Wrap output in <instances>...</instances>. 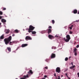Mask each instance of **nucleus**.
I'll use <instances>...</instances> for the list:
<instances>
[{
    "instance_id": "34",
    "label": "nucleus",
    "mask_w": 79,
    "mask_h": 79,
    "mask_svg": "<svg viewBox=\"0 0 79 79\" xmlns=\"http://www.w3.org/2000/svg\"><path fill=\"white\" fill-rule=\"evenodd\" d=\"M44 77H45V78L47 77V75H44Z\"/></svg>"
},
{
    "instance_id": "46",
    "label": "nucleus",
    "mask_w": 79,
    "mask_h": 79,
    "mask_svg": "<svg viewBox=\"0 0 79 79\" xmlns=\"http://www.w3.org/2000/svg\"><path fill=\"white\" fill-rule=\"evenodd\" d=\"M53 47H52V49H53Z\"/></svg>"
},
{
    "instance_id": "21",
    "label": "nucleus",
    "mask_w": 79,
    "mask_h": 79,
    "mask_svg": "<svg viewBox=\"0 0 79 79\" xmlns=\"http://www.w3.org/2000/svg\"><path fill=\"white\" fill-rule=\"evenodd\" d=\"M76 51H77V49H76V48H75L73 51V52H77Z\"/></svg>"
},
{
    "instance_id": "26",
    "label": "nucleus",
    "mask_w": 79,
    "mask_h": 79,
    "mask_svg": "<svg viewBox=\"0 0 79 79\" xmlns=\"http://www.w3.org/2000/svg\"><path fill=\"white\" fill-rule=\"evenodd\" d=\"M69 34H73V32H72L71 31H70L69 32Z\"/></svg>"
},
{
    "instance_id": "15",
    "label": "nucleus",
    "mask_w": 79,
    "mask_h": 79,
    "mask_svg": "<svg viewBox=\"0 0 79 79\" xmlns=\"http://www.w3.org/2000/svg\"><path fill=\"white\" fill-rule=\"evenodd\" d=\"M75 65H74L70 67L69 68V69H73V68H75Z\"/></svg>"
},
{
    "instance_id": "28",
    "label": "nucleus",
    "mask_w": 79,
    "mask_h": 79,
    "mask_svg": "<svg viewBox=\"0 0 79 79\" xmlns=\"http://www.w3.org/2000/svg\"><path fill=\"white\" fill-rule=\"evenodd\" d=\"M79 44L77 45L76 46V48H79Z\"/></svg>"
},
{
    "instance_id": "24",
    "label": "nucleus",
    "mask_w": 79,
    "mask_h": 79,
    "mask_svg": "<svg viewBox=\"0 0 79 79\" xmlns=\"http://www.w3.org/2000/svg\"><path fill=\"white\" fill-rule=\"evenodd\" d=\"M65 61H67V60H68V58L67 57H66L65 58Z\"/></svg>"
},
{
    "instance_id": "22",
    "label": "nucleus",
    "mask_w": 79,
    "mask_h": 79,
    "mask_svg": "<svg viewBox=\"0 0 79 79\" xmlns=\"http://www.w3.org/2000/svg\"><path fill=\"white\" fill-rule=\"evenodd\" d=\"M45 61L46 62H48V61H49V60L47 59H46L45 60Z\"/></svg>"
},
{
    "instance_id": "25",
    "label": "nucleus",
    "mask_w": 79,
    "mask_h": 79,
    "mask_svg": "<svg viewBox=\"0 0 79 79\" xmlns=\"http://www.w3.org/2000/svg\"><path fill=\"white\" fill-rule=\"evenodd\" d=\"M48 28H49V29H52V27L51 26H49Z\"/></svg>"
},
{
    "instance_id": "29",
    "label": "nucleus",
    "mask_w": 79,
    "mask_h": 79,
    "mask_svg": "<svg viewBox=\"0 0 79 79\" xmlns=\"http://www.w3.org/2000/svg\"><path fill=\"white\" fill-rule=\"evenodd\" d=\"M45 69H48V67L47 66L46 67H44Z\"/></svg>"
},
{
    "instance_id": "51",
    "label": "nucleus",
    "mask_w": 79,
    "mask_h": 79,
    "mask_svg": "<svg viewBox=\"0 0 79 79\" xmlns=\"http://www.w3.org/2000/svg\"><path fill=\"white\" fill-rule=\"evenodd\" d=\"M61 77H63V75H61Z\"/></svg>"
},
{
    "instance_id": "7",
    "label": "nucleus",
    "mask_w": 79,
    "mask_h": 79,
    "mask_svg": "<svg viewBox=\"0 0 79 79\" xmlns=\"http://www.w3.org/2000/svg\"><path fill=\"white\" fill-rule=\"evenodd\" d=\"M23 77L21 78L20 79H26V77H29V75L27 74L26 76L24 75Z\"/></svg>"
},
{
    "instance_id": "38",
    "label": "nucleus",
    "mask_w": 79,
    "mask_h": 79,
    "mask_svg": "<svg viewBox=\"0 0 79 79\" xmlns=\"http://www.w3.org/2000/svg\"><path fill=\"white\" fill-rule=\"evenodd\" d=\"M54 76H56V73H54Z\"/></svg>"
},
{
    "instance_id": "32",
    "label": "nucleus",
    "mask_w": 79,
    "mask_h": 79,
    "mask_svg": "<svg viewBox=\"0 0 79 79\" xmlns=\"http://www.w3.org/2000/svg\"><path fill=\"white\" fill-rule=\"evenodd\" d=\"M58 78L57 79H61V78H60V76H58Z\"/></svg>"
},
{
    "instance_id": "43",
    "label": "nucleus",
    "mask_w": 79,
    "mask_h": 79,
    "mask_svg": "<svg viewBox=\"0 0 79 79\" xmlns=\"http://www.w3.org/2000/svg\"><path fill=\"white\" fill-rule=\"evenodd\" d=\"M42 79H45V78L44 77L42 78Z\"/></svg>"
},
{
    "instance_id": "10",
    "label": "nucleus",
    "mask_w": 79,
    "mask_h": 79,
    "mask_svg": "<svg viewBox=\"0 0 79 79\" xmlns=\"http://www.w3.org/2000/svg\"><path fill=\"white\" fill-rule=\"evenodd\" d=\"M5 34H9L10 32V30H5Z\"/></svg>"
},
{
    "instance_id": "42",
    "label": "nucleus",
    "mask_w": 79,
    "mask_h": 79,
    "mask_svg": "<svg viewBox=\"0 0 79 79\" xmlns=\"http://www.w3.org/2000/svg\"><path fill=\"white\" fill-rule=\"evenodd\" d=\"M73 25H72L71 26V27H72L73 28Z\"/></svg>"
},
{
    "instance_id": "11",
    "label": "nucleus",
    "mask_w": 79,
    "mask_h": 79,
    "mask_svg": "<svg viewBox=\"0 0 79 79\" xmlns=\"http://www.w3.org/2000/svg\"><path fill=\"white\" fill-rule=\"evenodd\" d=\"M48 37L50 39H52L53 38V36L51 35H49Z\"/></svg>"
},
{
    "instance_id": "19",
    "label": "nucleus",
    "mask_w": 79,
    "mask_h": 79,
    "mask_svg": "<svg viewBox=\"0 0 79 79\" xmlns=\"http://www.w3.org/2000/svg\"><path fill=\"white\" fill-rule=\"evenodd\" d=\"M14 32H16V33H18L19 32V31L18 30H15Z\"/></svg>"
},
{
    "instance_id": "49",
    "label": "nucleus",
    "mask_w": 79,
    "mask_h": 79,
    "mask_svg": "<svg viewBox=\"0 0 79 79\" xmlns=\"http://www.w3.org/2000/svg\"><path fill=\"white\" fill-rule=\"evenodd\" d=\"M6 51H7V49H6Z\"/></svg>"
},
{
    "instance_id": "40",
    "label": "nucleus",
    "mask_w": 79,
    "mask_h": 79,
    "mask_svg": "<svg viewBox=\"0 0 79 79\" xmlns=\"http://www.w3.org/2000/svg\"><path fill=\"white\" fill-rule=\"evenodd\" d=\"M14 36H15V34H13L12 35V37H14Z\"/></svg>"
},
{
    "instance_id": "13",
    "label": "nucleus",
    "mask_w": 79,
    "mask_h": 79,
    "mask_svg": "<svg viewBox=\"0 0 79 79\" xmlns=\"http://www.w3.org/2000/svg\"><path fill=\"white\" fill-rule=\"evenodd\" d=\"M4 35H5L4 34H2V35H1L0 37V39L1 40L2 39H4Z\"/></svg>"
},
{
    "instance_id": "50",
    "label": "nucleus",
    "mask_w": 79,
    "mask_h": 79,
    "mask_svg": "<svg viewBox=\"0 0 79 79\" xmlns=\"http://www.w3.org/2000/svg\"><path fill=\"white\" fill-rule=\"evenodd\" d=\"M71 79V78H70L69 77V79Z\"/></svg>"
},
{
    "instance_id": "1",
    "label": "nucleus",
    "mask_w": 79,
    "mask_h": 79,
    "mask_svg": "<svg viewBox=\"0 0 79 79\" xmlns=\"http://www.w3.org/2000/svg\"><path fill=\"white\" fill-rule=\"evenodd\" d=\"M11 39H12V37L11 36H9L8 38H5L4 39V41L5 44H6V45H8V44H9V42H10L9 45H13V44L15 43V41H10L11 40Z\"/></svg>"
},
{
    "instance_id": "37",
    "label": "nucleus",
    "mask_w": 79,
    "mask_h": 79,
    "mask_svg": "<svg viewBox=\"0 0 79 79\" xmlns=\"http://www.w3.org/2000/svg\"><path fill=\"white\" fill-rule=\"evenodd\" d=\"M2 18V16H0V19H1Z\"/></svg>"
},
{
    "instance_id": "45",
    "label": "nucleus",
    "mask_w": 79,
    "mask_h": 79,
    "mask_svg": "<svg viewBox=\"0 0 79 79\" xmlns=\"http://www.w3.org/2000/svg\"><path fill=\"white\" fill-rule=\"evenodd\" d=\"M77 14H79V10L78 11V12L77 13Z\"/></svg>"
},
{
    "instance_id": "47",
    "label": "nucleus",
    "mask_w": 79,
    "mask_h": 79,
    "mask_svg": "<svg viewBox=\"0 0 79 79\" xmlns=\"http://www.w3.org/2000/svg\"><path fill=\"white\" fill-rule=\"evenodd\" d=\"M73 71H74V70H75V69H73Z\"/></svg>"
},
{
    "instance_id": "16",
    "label": "nucleus",
    "mask_w": 79,
    "mask_h": 79,
    "mask_svg": "<svg viewBox=\"0 0 79 79\" xmlns=\"http://www.w3.org/2000/svg\"><path fill=\"white\" fill-rule=\"evenodd\" d=\"M2 21V23H6V20L4 19H2L1 20Z\"/></svg>"
},
{
    "instance_id": "27",
    "label": "nucleus",
    "mask_w": 79,
    "mask_h": 79,
    "mask_svg": "<svg viewBox=\"0 0 79 79\" xmlns=\"http://www.w3.org/2000/svg\"><path fill=\"white\" fill-rule=\"evenodd\" d=\"M74 55H75V56H77V53H76V52H74Z\"/></svg>"
},
{
    "instance_id": "2",
    "label": "nucleus",
    "mask_w": 79,
    "mask_h": 79,
    "mask_svg": "<svg viewBox=\"0 0 79 79\" xmlns=\"http://www.w3.org/2000/svg\"><path fill=\"white\" fill-rule=\"evenodd\" d=\"M66 38H64V40H65V41L66 42H69V40L71 39L70 36L69 35H67L66 36Z\"/></svg>"
},
{
    "instance_id": "3",
    "label": "nucleus",
    "mask_w": 79,
    "mask_h": 79,
    "mask_svg": "<svg viewBox=\"0 0 79 79\" xmlns=\"http://www.w3.org/2000/svg\"><path fill=\"white\" fill-rule=\"evenodd\" d=\"M35 29V27H34L32 25H30L29 26V27L28 28V32H29V33H30V32H32V31H33Z\"/></svg>"
},
{
    "instance_id": "9",
    "label": "nucleus",
    "mask_w": 79,
    "mask_h": 79,
    "mask_svg": "<svg viewBox=\"0 0 79 79\" xmlns=\"http://www.w3.org/2000/svg\"><path fill=\"white\" fill-rule=\"evenodd\" d=\"M29 74H33V72L31 70H30L28 72Z\"/></svg>"
},
{
    "instance_id": "44",
    "label": "nucleus",
    "mask_w": 79,
    "mask_h": 79,
    "mask_svg": "<svg viewBox=\"0 0 79 79\" xmlns=\"http://www.w3.org/2000/svg\"><path fill=\"white\" fill-rule=\"evenodd\" d=\"M71 58V57L70 56V57H69V59H70V58Z\"/></svg>"
},
{
    "instance_id": "6",
    "label": "nucleus",
    "mask_w": 79,
    "mask_h": 79,
    "mask_svg": "<svg viewBox=\"0 0 79 79\" xmlns=\"http://www.w3.org/2000/svg\"><path fill=\"white\" fill-rule=\"evenodd\" d=\"M25 40H32V38H31L30 36H27L25 37Z\"/></svg>"
},
{
    "instance_id": "31",
    "label": "nucleus",
    "mask_w": 79,
    "mask_h": 79,
    "mask_svg": "<svg viewBox=\"0 0 79 79\" xmlns=\"http://www.w3.org/2000/svg\"><path fill=\"white\" fill-rule=\"evenodd\" d=\"M6 10V8H4L3 9V10Z\"/></svg>"
},
{
    "instance_id": "5",
    "label": "nucleus",
    "mask_w": 79,
    "mask_h": 79,
    "mask_svg": "<svg viewBox=\"0 0 79 79\" xmlns=\"http://www.w3.org/2000/svg\"><path fill=\"white\" fill-rule=\"evenodd\" d=\"M56 57V55L55 53H52V54L51 58L53 59V58H55Z\"/></svg>"
},
{
    "instance_id": "36",
    "label": "nucleus",
    "mask_w": 79,
    "mask_h": 79,
    "mask_svg": "<svg viewBox=\"0 0 79 79\" xmlns=\"http://www.w3.org/2000/svg\"><path fill=\"white\" fill-rule=\"evenodd\" d=\"M19 47H18L16 49V50H18V49H19Z\"/></svg>"
},
{
    "instance_id": "35",
    "label": "nucleus",
    "mask_w": 79,
    "mask_h": 79,
    "mask_svg": "<svg viewBox=\"0 0 79 79\" xmlns=\"http://www.w3.org/2000/svg\"><path fill=\"white\" fill-rule=\"evenodd\" d=\"M71 64L72 66H73V62H72L71 63Z\"/></svg>"
},
{
    "instance_id": "33",
    "label": "nucleus",
    "mask_w": 79,
    "mask_h": 79,
    "mask_svg": "<svg viewBox=\"0 0 79 79\" xmlns=\"http://www.w3.org/2000/svg\"><path fill=\"white\" fill-rule=\"evenodd\" d=\"M77 74L78 75V77H79V73H77Z\"/></svg>"
},
{
    "instance_id": "39",
    "label": "nucleus",
    "mask_w": 79,
    "mask_h": 79,
    "mask_svg": "<svg viewBox=\"0 0 79 79\" xmlns=\"http://www.w3.org/2000/svg\"><path fill=\"white\" fill-rule=\"evenodd\" d=\"M55 37H58V36L56 35L55 36Z\"/></svg>"
},
{
    "instance_id": "14",
    "label": "nucleus",
    "mask_w": 79,
    "mask_h": 79,
    "mask_svg": "<svg viewBox=\"0 0 79 79\" xmlns=\"http://www.w3.org/2000/svg\"><path fill=\"white\" fill-rule=\"evenodd\" d=\"M73 13H74V14H76V13H77V10L75 9L73 10Z\"/></svg>"
},
{
    "instance_id": "30",
    "label": "nucleus",
    "mask_w": 79,
    "mask_h": 79,
    "mask_svg": "<svg viewBox=\"0 0 79 79\" xmlns=\"http://www.w3.org/2000/svg\"><path fill=\"white\" fill-rule=\"evenodd\" d=\"M69 28L70 29H71V30H72V29L73 28L71 27H69Z\"/></svg>"
},
{
    "instance_id": "52",
    "label": "nucleus",
    "mask_w": 79,
    "mask_h": 79,
    "mask_svg": "<svg viewBox=\"0 0 79 79\" xmlns=\"http://www.w3.org/2000/svg\"><path fill=\"white\" fill-rule=\"evenodd\" d=\"M18 79V78H16V79Z\"/></svg>"
},
{
    "instance_id": "41",
    "label": "nucleus",
    "mask_w": 79,
    "mask_h": 79,
    "mask_svg": "<svg viewBox=\"0 0 79 79\" xmlns=\"http://www.w3.org/2000/svg\"><path fill=\"white\" fill-rule=\"evenodd\" d=\"M65 76H67V77H68V75H67V73H66L65 74Z\"/></svg>"
},
{
    "instance_id": "48",
    "label": "nucleus",
    "mask_w": 79,
    "mask_h": 79,
    "mask_svg": "<svg viewBox=\"0 0 79 79\" xmlns=\"http://www.w3.org/2000/svg\"><path fill=\"white\" fill-rule=\"evenodd\" d=\"M1 24H2V23H0V25H1Z\"/></svg>"
},
{
    "instance_id": "20",
    "label": "nucleus",
    "mask_w": 79,
    "mask_h": 79,
    "mask_svg": "<svg viewBox=\"0 0 79 79\" xmlns=\"http://www.w3.org/2000/svg\"><path fill=\"white\" fill-rule=\"evenodd\" d=\"M55 23V20H52V23L53 24H54Z\"/></svg>"
},
{
    "instance_id": "17",
    "label": "nucleus",
    "mask_w": 79,
    "mask_h": 79,
    "mask_svg": "<svg viewBox=\"0 0 79 79\" xmlns=\"http://www.w3.org/2000/svg\"><path fill=\"white\" fill-rule=\"evenodd\" d=\"M7 49L8 50V51L9 52H11V48L10 47L7 48Z\"/></svg>"
},
{
    "instance_id": "23",
    "label": "nucleus",
    "mask_w": 79,
    "mask_h": 79,
    "mask_svg": "<svg viewBox=\"0 0 79 79\" xmlns=\"http://www.w3.org/2000/svg\"><path fill=\"white\" fill-rule=\"evenodd\" d=\"M3 15V12L2 11H0V15Z\"/></svg>"
},
{
    "instance_id": "12",
    "label": "nucleus",
    "mask_w": 79,
    "mask_h": 79,
    "mask_svg": "<svg viewBox=\"0 0 79 79\" xmlns=\"http://www.w3.org/2000/svg\"><path fill=\"white\" fill-rule=\"evenodd\" d=\"M27 44H23L22 45V47H25L26 46H27Z\"/></svg>"
},
{
    "instance_id": "18",
    "label": "nucleus",
    "mask_w": 79,
    "mask_h": 79,
    "mask_svg": "<svg viewBox=\"0 0 79 79\" xmlns=\"http://www.w3.org/2000/svg\"><path fill=\"white\" fill-rule=\"evenodd\" d=\"M32 34H36V32L35 31H31Z\"/></svg>"
},
{
    "instance_id": "8",
    "label": "nucleus",
    "mask_w": 79,
    "mask_h": 79,
    "mask_svg": "<svg viewBox=\"0 0 79 79\" xmlns=\"http://www.w3.org/2000/svg\"><path fill=\"white\" fill-rule=\"evenodd\" d=\"M48 34H50L52 33V30L50 29H49L48 30Z\"/></svg>"
},
{
    "instance_id": "4",
    "label": "nucleus",
    "mask_w": 79,
    "mask_h": 79,
    "mask_svg": "<svg viewBox=\"0 0 79 79\" xmlns=\"http://www.w3.org/2000/svg\"><path fill=\"white\" fill-rule=\"evenodd\" d=\"M56 72L58 73H60L61 72V70H60V67H57L56 69Z\"/></svg>"
}]
</instances>
